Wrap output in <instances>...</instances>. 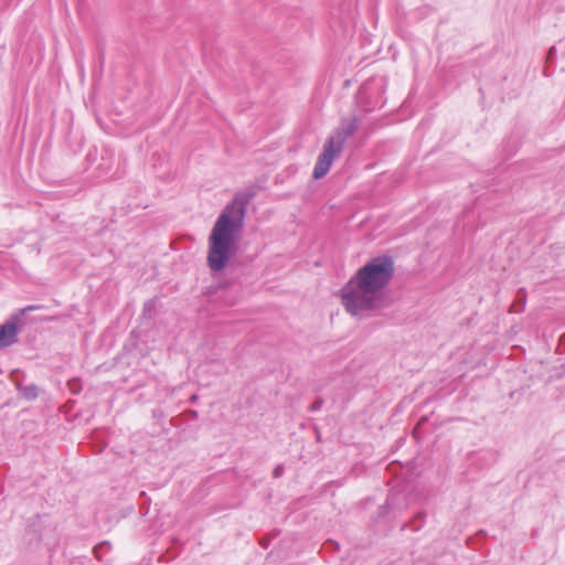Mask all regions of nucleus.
Masks as SVG:
<instances>
[{
	"mask_svg": "<svg viewBox=\"0 0 565 565\" xmlns=\"http://www.w3.org/2000/svg\"><path fill=\"white\" fill-rule=\"evenodd\" d=\"M394 273L391 257L381 256L361 267L342 289V302L352 316H366L382 307V290L387 286Z\"/></svg>",
	"mask_w": 565,
	"mask_h": 565,
	"instance_id": "obj_1",
	"label": "nucleus"
},
{
	"mask_svg": "<svg viewBox=\"0 0 565 565\" xmlns=\"http://www.w3.org/2000/svg\"><path fill=\"white\" fill-rule=\"evenodd\" d=\"M244 202L237 198L226 205L216 220L210 237L207 265L212 271L223 270L236 252L237 236L244 223Z\"/></svg>",
	"mask_w": 565,
	"mask_h": 565,
	"instance_id": "obj_2",
	"label": "nucleus"
},
{
	"mask_svg": "<svg viewBox=\"0 0 565 565\" xmlns=\"http://www.w3.org/2000/svg\"><path fill=\"white\" fill-rule=\"evenodd\" d=\"M355 125L352 124L348 131L343 136L339 137H330L324 146L323 151L319 154L315 169H313V178L321 179L324 177L330 170L333 159L335 156L340 154L343 148L344 139L354 131Z\"/></svg>",
	"mask_w": 565,
	"mask_h": 565,
	"instance_id": "obj_3",
	"label": "nucleus"
},
{
	"mask_svg": "<svg viewBox=\"0 0 565 565\" xmlns=\"http://www.w3.org/2000/svg\"><path fill=\"white\" fill-rule=\"evenodd\" d=\"M18 329L14 323L0 326V349L11 345L17 341Z\"/></svg>",
	"mask_w": 565,
	"mask_h": 565,
	"instance_id": "obj_4",
	"label": "nucleus"
}]
</instances>
